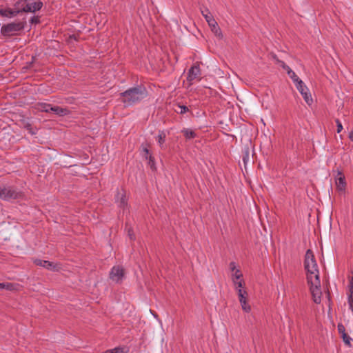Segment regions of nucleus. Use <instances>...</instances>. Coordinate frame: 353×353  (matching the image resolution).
I'll return each instance as SVG.
<instances>
[{
    "mask_svg": "<svg viewBox=\"0 0 353 353\" xmlns=\"http://www.w3.org/2000/svg\"><path fill=\"white\" fill-rule=\"evenodd\" d=\"M347 303H348L349 305H350V303L353 304V293L352 294H349L348 298H347Z\"/></svg>",
    "mask_w": 353,
    "mask_h": 353,
    "instance_id": "nucleus-34",
    "label": "nucleus"
},
{
    "mask_svg": "<svg viewBox=\"0 0 353 353\" xmlns=\"http://www.w3.org/2000/svg\"><path fill=\"white\" fill-rule=\"evenodd\" d=\"M141 154L143 159L147 160L152 154L150 153L148 144L141 145Z\"/></svg>",
    "mask_w": 353,
    "mask_h": 353,
    "instance_id": "nucleus-19",
    "label": "nucleus"
},
{
    "mask_svg": "<svg viewBox=\"0 0 353 353\" xmlns=\"http://www.w3.org/2000/svg\"><path fill=\"white\" fill-rule=\"evenodd\" d=\"M124 277V269L121 265L114 266L110 272V278L112 281L119 283Z\"/></svg>",
    "mask_w": 353,
    "mask_h": 353,
    "instance_id": "nucleus-9",
    "label": "nucleus"
},
{
    "mask_svg": "<svg viewBox=\"0 0 353 353\" xmlns=\"http://www.w3.org/2000/svg\"><path fill=\"white\" fill-rule=\"evenodd\" d=\"M288 74L296 84L298 83L299 81H301L292 69L288 71Z\"/></svg>",
    "mask_w": 353,
    "mask_h": 353,
    "instance_id": "nucleus-25",
    "label": "nucleus"
},
{
    "mask_svg": "<svg viewBox=\"0 0 353 353\" xmlns=\"http://www.w3.org/2000/svg\"><path fill=\"white\" fill-rule=\"evenodd\" d=\"M0 289L13 291L16 290V285L12 283H0Z\"/></svg>",
    "mask_w": 353,
    "mask_h": 353,
    "instance_id": "nucleus-21",
    "label": "nucleus"
},
{
    "mask_svg": "<svg viewBox=\"0 0 353 353\" xmlns=\"http://www.w3.org/2000/svg\"><path fill=\"white\" fill-rule=\"evenodd\" d=\"M202 15L208 22L209 26L211 28L212 32L219 38L221 39L223 37L222 32L216 21L214 19L212 14L210 13L208 8H205L203 10H201Z\"/></svg>",
    "mask_w": 353,
    "mask_h": 353,
    "instance_id": "nucleus-4",
    "label": "nucleus"
},
{
    "mask_svg": "<svg viewBox=\"0 0 353 353\" xmlns=\"http://www.w3.org/2000/svg\"><path fill=\"white\" fill-rule=\"evenodd\" d=\"M201 75V72L199 64L198 63H196L189 69L188 72L187 81L192 84L193 81L196 79L200 80Z\"/></svg>",
    "mask_w": 353,
    "mask_h": 353,
    "instance_id": "nucleus-7",
    "label": "nucleus"
},
{
    "mask_svg": "<svg viewBox=\"0 0 353 353\" xmlns=\"http://www.w3.org/2000/svg\"><path fill=\"white\" fill-rule=\"evenodd\" d=\"M128 236H130V239H134V235L132 228H129L128 230Z\"/></svg>",
    "mask_w": 353,
    "mask_h": 353,
    "instance_id": "nucleus-33",
    "label": "nucleus"
},
{
    "mask_svg": "<svg viewBox=\"0 0 353 353\" xmlns=\"http://www.w3.org/2000/svg\"><path fill=\"white\" fill-rule=\"evenodd\" d=\"M348 137H349V139H350L352 141H353V131H352V132H350L349 133V136H348Z\"/></svg>",
    "mask_w": 353,
    "mask_h": 353,
    "instance_id": "nucleus-37",
    "label": "nucleus"
},
{
    "mask_svg": "<svg viewBox=\"0 0 353 353\" xmlns=\"http://www.w3.org/2000/svg\"><path fill=\"white\" fill-rule=\"evenodd\" d=\"M281 63L282 68L285 70L287 72L291 70V68L287 65L283 61H280Z\"/></svg>",
    "mask_w": 353,
    "mask_h": 353,
    "instance_id": "nucleus-35",
    "label": "nucleus"
},
{
    "mask_svg": "<svg viewBox=\"0 0 353 353\" xmlns=\"http://www.w3.org/2000/svg\"><path fill=\"white\" fill-rule=\"evenodd\" d=\"M119 99L125 107L133 105L141 102L148 96V91L145 86L141 85L130 88L120 93Z\"/></svg>",
    "mask_w": 353,
    "mask_h": 353,
    "instance_id": "nucleus-1",
    "label": "nucleus"
},
{
    "mask_svg": "<svg viewBox=\"0 0 353 353\" xmlns=\"http://www.w3.org/2000/svg\"><path fill=\"white\" fill-rule=\"evenodd\" d=\"M181 133L187 139H192L196 137V134L194 131L189 128H184L181 130Z\"/></svg>",
    "mask_w": 353,
    "mask_h": 353,
    "instance_id": "nucleus-18",
    "label": "nucleus"
},
{
    "mask_svg": "<svg viewBox=\"0 0 353 353\" xmlns=\"http://www.w3.org/2000/svg\"><path fill=\"white\" fill-rule=\"evenodd\" d=\"M310 285V290L314 303L319 304L321 301V290L320 277L313 278L311 280H307Z\"/></svg>",
    "mask_w": 353,
    "mask_h": 353,
    "instance_id": "nucleus-3",
    "label": "nucleus"
},
{
    "mask_svg": "<svg viewBox=\"0 0 353 353\" xmlns=\"http://www.w3.org/2000/svg\"><path fill=\"white\" fill-rule=\"evenodd\" d=\"M348 288H349V294H352L353 293V276L350 280Z\"/></svg>",
    "mask_w": 353,
    "mask_h": 353,
    "instance_id": "nucleus-32",
    "label": "nucleus"
},
{
    "mask_svg": "<svg viewBox=\"0 0 353 353\" xmlns=\"http://www.w3.org/2000/svg\"><path fill=\"white\" fill-rule=\"evenodd\" d=\"M0 14L5 17H13L17 14V11H14L13 8H1Z\"/></svg>",
    "mask_w": 353,
    "mask_h": 353,
    "instance_id": "nucleus-17",
    "label": "nucleus"
},
{
    "mask_svg": "<svg viewBox=\"0 0 353 353\" xmlns=\"http://www.w3.org/2000/svg\"><path fill=\"white\" fill-rule=\"evenodd\" d=\"M103 353H124V348L123 347L119 346L112 349H108Z\"/></svg>",
    "mask_w": 353,
    "mask_h": 353,
    "instance_id": "nucleus-24",
    "label": "nucleus"
},
{
    "mask_svg": "<svg viewBox=\"0 0 353 353\" xmlns=\"http://www.w3.org/2000/svg\"><path fill=\"white\" fill-rule=\"evenodd\" d=\"M296 87L297 90L299 91V92L301 94V95L303 96V97L305 101L307 103V104L310 105L312 103L313 100L311 97V94L308 92L309 91L308 88L304 84L303 81H299L298 83H296Z\"/></svg>",
    "mask_w": 353,
    "mask_h": 353,
    "instance_id": "nucleus-8",
    "label": "nucleus"
},
{
    "mask_svg": "<svg viewBox=\"0 0 353 353\" xmlns=\"http://www.w3.org/2000/svg\"><path fill=\"white\" fill-rule=\"evenodd\" d=\"M304 268L307 273V280L320 277L319 267L314 252L308 249L305 254Z\"/></svg>",
    "mask_w": 353,
    "mask_h": 353,
    "instance_id": "nucleus-2",
    "label": "nucleus"
},
{
    "mask_svg": "<svg viewBox=\"0 0 353 353\" xmlns=\"http://www.w3.org/2000/svg\"><path fill=\"white\" fill-rule=\"evenodd\" d=\"M337 329L345 344L347 345L348 347H351L352 338L345 332V326L342 323H339Z\"/></svg>",
    "mask_w": 353,
    "mask_h": 353,
    "instance_id": "nucleus-13",
    "label": "nucleus"
},
{
    "mask_svg": "<svg viewBox=\"0 0 353 353\" xmlns=\"http://www.w3.org/2000/svg\"><path fill=\"white\" fill-rule=\"evenodd\" d=\"M249 151L247 150L244 152L243 154V157H242V160L245 164V165L247 164L248 160H249Z\"/></svg>",
    "mask_w": 353,
    "mask_h": 353,
    "instance_id": "nucleus-30",
    "label": "nucleus"
},
{
    "mask_svg": "<svg viewBox=\"0 0 353 353\" xmlns=\"http://www.w3.org/2000/svg\"><path fill=\"white\" fill-rule=\"evenodd\" d=\"M245 295H247V292L242 289H239L238 290V296L239 299V302L241 305L242 309L246 312H249L251 310L250 306L247 303V299Z\"/></svg>",
    "mask_w": 353,
    "mask_h": 353,
    "instance_id": "nucleus-11",
    "label": "nucleus"
},
{
    "mask_svg": "<svg viewBox=\"0 0 353 353\" xmlns=\"http://www.w3.org/2000/svg\"><path fill=\"white\" fill-rule=\"evenodd\" d=\"M27 0H18L14 4L13 10L17 11V14L23 12H26Z\"/></svg>",
    "mask_w": 353,
    "mask_h": 353,
    "instance_id": "nucleus-15",
    "label": "nucleus"
},
{
    "mask_svg": "<svg viewBox=\"0 0 353 353\" xmlns=\"http://www.w3.org/2000/svg\"><path fill=\"white\" fill-rule=\"evenodd\" d=\"M24 28L23 22H13L3 25L1 28V32L4 36H10L14 32L20 31Z\"/></svg>",
    "mask_w": 353,
    "mask_h": 353,
    "instance_id": "nucleus-5",
    "label": "nucleus"
},
{
    "mask_svg": "<svg viewBox=\"0 0 353 353\" xmlns=\"http://www.w3.org/2000/svg\"><path fill=\"white\" fill-rule=\"evenodd\" d=\"M38 106H39L38 109L40 111L44 112H51L50 108L52 107V105L51 104L46 103H39Z\"/></svg>",
    "mask_w": 353,
    "mask_h": 353,
    "instance_id": "nucleus-20",
    "label": "nucleus"
},
{
    "mask_svg": "<svg viewBox=\"0 0 353 353\" xmlns=\"http://www.w3.org/2000/svg\"><path fill=\"white\" fill-rule=\"evenodd\" d=\"M338 175L339 176L336 179V188L339 191H344L346 188L345 179L341 171H338Z\"/></svg>",
    "mask_w": 353,
    "mask_h": 353,
    "instance_id": "nucleus-14",
    "label": "nucleus"
},
{
    "mask_svg": "<svg viewBox=\"0 0 353 353\" xmlns=\"http://www.w3.org/2000/svg\"><path fill=\"white\" fill-rule=\"evenodd\" d=\"M174 110L178 114H183L189 112L190 110L185 105L177 104Z\"/></svg>",
    "mask_w": 353,
    "mask_h": 353,
    "instance_id": "nucleus-22",
    "label": "nucleus"
},
{
    "mask_svg": "<svg viewBox=\"0 0 353 353\" xmlns=\"http://www.w3.org/2000/svg\"><path fill=\"white\" fill-rule=\"evenodd\" d=\"M229 266L231 271H234L236 270V263L234 262H230Z\"/></svg>",
    "mask_w": 353,
    "mask_h": 353,
    "instance_id": "nucleus-36",
    "label": "nucleus"
},
{
    "mask_svg": "<svg viewBox=\"0 0 353 353\" xmlns=\"http://www.w3.org/2000/svg\"><path fill=\"white\" fill-rule=\"evenodd\" d=\"M34 263L39 266L43 267L44 268L52 270V271H56L58 270L59 267L58 265L56 263H54L53 262H50L48 261L41 260V259H35L34 261Z\"/></svg>",
    "mask_w": 353,
    "mask_h": 353,
    "instance_id": "nucleus-10",
    "label": "nucleus"
},
{
    "mask_svg": "<svg viewBox=\"0 0 353 353\" xmlns=\"http://www.w3.org/2000/svg\"><path fill=\"white\" fill-rule=\"evenodd\" d=\"M26 6V12H34L39 10L42 6L43 3L40 0L37 1H28Z\"/></svg>",
    "mask_w": 353,
    "mask_h": 353,
    "instance_id": "nucleus-12",
    "label": "nucleus"
},
{
    "mask_svg": "<svg viewBox=\"0 0 353 353\" xmlns=\"http://www.w3.org/2000/svg\"><path fill=\"white\" fill-rule=\"evenodd\" d=\"M233 283L235 285V288L236 290H237V291L239 290V289H241L242 288H243V284H244V282L242 279H241L240 281H235L234 279H233Z\"/></svg>",
    "mask_w": 353,
    "mask_h": 353,
    "instance_id": "nucleus-28",
    "label": "nucleus"
},
{
    "mask_svg": "<svg viewBox=\"0 0 353 353\" xmlns=\"http://www.w3.org/2000/svg\"><path fill=\"white\" fill-rule=\"evenodd\" d=\"M243 276V274L241 273L239 270H236L235 273L232 275V279L233 280L234 278L235 281L239 280Z\"/></svg>",
    "mask_w": 353,
    "mask_h": 353,
    "instance_id": "nucleus-29",
    "label": "nucleus"
},
{
    "mask_svg": "<svg viewBox=\"0 0 353 353\" xmlns=\"http://www.w3.org/2000/svg\"><path fill=\"white\" fill-rule=\"evenodd\" d=\"M166 134L164 131H159V133L157 137V140L160 145V147H163V143L165 141Z\"/></svg>",
    "mask_w": 353,
    "mask_h": 353,
    "instance_id": "nucleus-23",
    "label": "nucleus"
},
{
    "mask_svg": "<svg viewBox=\"0 0 353 353\" xmlns=\"http://www.w3.org/2000/svg\"><path fill=\"white\" fill-rule=\"evenodd\" d=\"M51 112L58 116H65L69 114L70 111L67 108L54 105L50 108Z\"/></svg>",
    "mask_w": 353,
    "mask_h": 353,
    "instance_id": "nucleus-16",
    "label": "nucleus"
},
{
    "mask_svg": "<svg viewBox=\"0 0 353 353\" xmlns=\"http://www.w3.org/2000/svg\"><path fill=\"white\" fill-rule=\"evenodd\" d=\"M20 196V193L12 187L1 188L0 187V198L1 199L9 201L10 199H16Z\"/></svg>",
    "mask_w": 353,
    "mask_h": 353,
    "instance_id": "nucleus-6",
    "label": "nucleus"
},
{
    "mask_svg": "<svg viewBox=\"0 0 353 353\" xmlns=\"http://www.w3.org/2000/svg\"><path fill=\"white\" fill-rule=\"evenodd\" d=\"M337 126V132L340 133L343 130V125L339 119L335 120Z\"/></svg>",
    "mask_w": 353,
    "mask_h": 353,
    "instance_id": "nucleus-31",
    "label": "nucleus"
},
{
    "mask_svg": "<svg viewBox=\"0 0 353 353\" xmlns=\"http://www.w3.org/2000/svg\"><path fill=\"white\" fill-rule=\"evenodd\" d=\"M148 161V164L152 170H156V165H155V160L154 157L152 155L151 157H149V158L147 159Z\"/></svg>",
    "mask_w": 353,
    "mask_h": 353,
    "instance_id": "nucleus-27",
    "label": "nucleus"
},
{
    "mask_svg": "<svg viewBox=\"0 0 353 353\" xmlns=\"http://www.w3.org/2000/svg\"><path fill=\"white\" fill-rule=\"evenodd\" d=\"M118 205L120 208H124L127 205V199L125 195L124 194H121V196L119 200L117 201Z\"/></svg>",
    "mask_w": 353,
    "mask_h": 353,
    "instance_id": "nucleus-26",
    "label": "nucleus"
}]
</instances>
